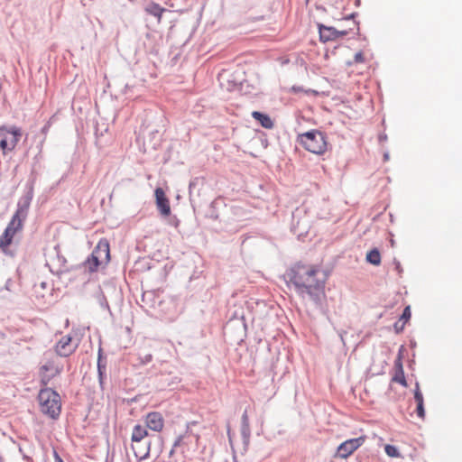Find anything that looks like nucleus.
<instances>
[{
	"mask_svg": "<svg viewBox=\"0 0 462 462\" xmlns=\"http://www.w3.org/2000/svg\"><path fill=\"white\" fill-rule=\"evenodd\" d=\"M319 273L318 268L298 263L288 269L283 277L301 299L309 298L317 309L324 311L326 280L319 278Z\"/></svg>",
	"mask_w": 462,
	"mask_h": 462,
	"instance_id": "1",
	"label": "nucleus"
},
{
	"mask_svg": "<svg viewBox=\"0 0 462 462\" xmlns=\"http://www.w3.org/2000/svg\"><path fill=\"white\" fill-rule=\"evenodd\" d=\"M327 134L312 129L308 132L299 134L297 142L307 151L315 154H324L328 149Z\"/></svg>",
	"mask_w": 462,
	"mask_h": 462,
	"instance_id": "2",
	"label": "nucleus"
},
{
	"mask_svg": "<svg viewBox=\"0 0 462 462\" xmlns=\"http://www.w3.org/2000/svg\"><path fill=\"white\" fill-rule=\"evenodd\" d=\"M41 411L51 419H57L60 414L61 404L60 394L51 388L41 389L38 394Z\"/></svg>",
	"mask_w": 462,
	"mask_h": 462,
	"instance_id": "3",
	"label": "nucleus"
},
{
	"mask_svg": "<svg viewBox=\"0 0 462 462\" xmlns=\"http://www.w3.org/2000/svg\"><path fill=\"white\" fill-rule=\"evenodd\" d=\"M36 179V171L32 170L25 184L24 193L18 200L17 208L15 210L16 216L20 215L22 217H27L30 205L34 196Z\"/></svg>",
	"mask_w": 462,
	"mask_h": 462,
	"instance_id": "4",
	"label": "nucleus"
},
{
	"mask_svg": "<svg viewBox=\"0 0 462 462\" xmlns=\"http://www.w3.org/2000/svg\"><path fill=\"white\" fill-rule=\"evenodd\" d=\"M365 439L364 436L346 439L337 447V455L339 457L346 458L364 444Z\"/></svg>",
	"mask_w": 462,
	"mask_h": 462,
	"instance_id": "5",
	"label": "nucleus"
},
{
	"mask_svg": "<svg viewBox=\"0 0 462 462\" xmlns=\"http://www.w3.org/2000/svg\"><path fill=\"white\" fill-rule=\"evenodd\" d=\"M71 341L72 337L70 335L61 337L55 345L56 354L61 357H68L72 355L76 351L78 345L73 346Z\"/></svg>",
	"mask_w": 462,
	"mask_h": 462,
	"instance_id": "6",
	"label": "nucleus"
},
{
	"mask_svg": "<svg viewBox=\"0 0 462 462\" xmlns=\"http://www.w3.org/2000/svg\"><path fill=\"white\" fill-rule=\"evenodd\" d=\"M155 202L158 210L162 217H168L171 215L170 201L165 195L164 190L162 188H156L154 190Z\"/></svg>",
	"mask_w": 462,
	"mask_h": 462,
	"instance_id": "7",
	"label": "nucleus"
},
{
	"mask_svg": "<svg viewBox=\"0 0 462 462\" xmlns=\"http://www.w3.org/2000/svg\"><path fill=\"white\" fill-rule=\"evenodd\" d=\"M145 423L150 430L160 432L163 429L164 420L160 412L152 411L147 414Z\"/></svg>",
	"mask_w": 462,
	"mask_h": 462,
	"instance_id": "8",
	"label": "nucleus"
},
{
	"mask_svg": "<svg viewBox=\"0 0 462 462\" xmlns=\"http://www.w3.org/2000/svg\"><path fill=\"white\" fill-rule=\"evenodd\" d=\"M101 263H108L110 260V249L109 243L106 239L102 238L99 240L94 250L92 251Z\"/></svg>",
	"mask_w": 462,
	"mask_h": 462,
	"instance_id": "9",
	"label": "nucleus"
},
{
	"mask_svg": "<svg viewBox=\"0 0 462 462\" xmlns=\"http://www.w3.org/2000/svg\"><path fill=\"white\" fill-rule=\"evenodd\" d=\"M151 441L143 440L139 443H133L132 449L135 457L139 460L146 459L150 455Z\"/></svg>",
	"mask_w": 462,
	"mask_h": 462,
	"instance_id": "10",
	"label": "nucleus"
},
{
	"mask_svg": "<svg viewBox=\"0 0 462 462\" xmlns=\"http://www.w3.org/2000/svg\"><path fill=\"white\" fill-rule=\"evenodd\" d=\"M241 437L245 448L246 449L250 443L251 437V429L246 410L243 412L241 417Z\"/></svg>",
	"mask_w": 462,
	"mask_h": 462,
	"instance_id": "11",
	"label": "nucleus"
},
{
	"mask_svg": "<svg viewBox=\"0 0 462 462\" xmlns=\"http://www.w3.org/2000/svg\"><path fill=\"white\" fill-rule=\"evenodd\" d=\"M318 29L320 42H327L337 40V30L335 27L318 23Z\"/></svg>",
	"mask_w": 462,
	"mask_h": 462,
	"instance_id": "12",
	"label": "nucleus"
},
{
	"mask_svg": "<svg viewBox=\"0 0 462 462\" xmlns=\"http://www.w3.org/2000/svg\"><path fill=\"white\" fill-rule=\"evenodd\" d=\"M97 375L100 388L103 390L104 383L106 379V358L103 356L101 347L98 349Z\"/></svg>",
	"mask_w": 462,
	"mask_h": 462,
	"instance_id": "13",
	"label": "nucleus"
},
{
	"mask_svg": "<svg viewBox=\"0 0 462 462\" xmlns=\"http://www.w3.org/2000/svg\"><path fill=\"white\" fill-rule=\"evenodd\" d=\"M252 117L255 119L261 125V126H263L265 129H272L274 126L273 119L267 114H264L260 111H254L252 113Z\"/></svg>",
	"mask_w": 462,
	"mask_h": 462,
	"instance_id": "14",
	"label": "nucleus"
},
{
	"mask_svg": "<svg viewBox=\"0 0 462 462\" xmlns=\"http://www.w3.org/2000/svg\"><path fill=\"white\" fill-rule=\"evenodd\" d=\"M144 11L150 14V15H152L154 16L155 18H157V21L158 22H161V19H162V14L164 12H166L167 10L163 7H162L159 4L152 1L150 3H148L145 7H144Z\"/></svg>",
	"mask_w": 462,
	"mask_h": 462,
	"instance_id": "15",
	"label": "nucleus"
},
{
	"mask_svg": "<svg viewBox=\"0 0 462 462\" xmlns=\"http://www.w3.org/2000/svg\"><path fill=\"white\" fill-rule=\"evenodd\" d=\"M94 298L102 309L107 310L111 316L113 315L107 301V297L100 286H98L95 291Z\"/></svg>",
	"mask_w": 462,
	"mask_h": 462,
	"instance_id": "16",
	"label": "nucleus"
},
{
	"mask_svg": "<svg viewBox=\"0 0 462 462\" xmlns=\"http://www.w3.org/2000/svg\"><path fill=\"white\" fill-rule=\"evenodd\" d=\"M148 436V431L145 427L137 424L133 429L131 440L133 443H139L143 440H146L145 438Z\"/></svg>",
	"mask_w": 462,
	"mask_h": 462,
	"instance_id": "17",
	"label": "nucleus"
},
{
	"mask_svg": "<svg viewBox=\"0 0 462 462\" xmlns=\"http://www.w3.org/2000/svg\"><path fill=\"white\" fill-rule=\"evenodd\" d=\"M15 234L16 232L11 230V227H5L0 236V249L5 250V248L8 247L12 244Z\"/></svg>",
	"mask_w": 462,
	"mask_h": 462,
	"instance_id": "18",
	"label": "nucleus"
},
{
	"mask_svg": "<svg viewBox=\"0 0 462 462\" xmlns=\"http://www.w3.org/2000/svg\"><path fill=\"white\" fill-rule=\"evenodd\" d=\"M83 264L90 273H94L97 270L98 266L102 264V263L98 260V256L91 253Z\"/></svg>",
	"mask_w": 462,
	"mask_h": 462,
	"instance_id": "19",
	"label": "nucleus"
},
{
	"mask_svg": "<svg viewBox=\"0 0 462 462\" xmlns=\"http://www.w3.org/2000/svg\"><path fill=\"white\" fill-rule=\"evenodd\" d=\"M25 219L26 217H22L20 215L16 216V213L14 212L6 227H11V230L18 232L23 229V222Z\"/></svg>",
	"mask_w": 462,
	"mask_h": 462,
	"instance_id": "20",
	"label": "nucleus"
},
{
	"mask_svg": "<svg viewBox=\"0 0 462 462\" xmlns=\"http://www.w3.org/2000/svg\"><path fill=\"white\" fill-rule=\"evenodd\" d=\"M366 261L373 265H379L381 263L380 251L374 247L366 254Z\"/></svg>",
	"mask_w": 462,
	"mask_h": 462,
	"instance_id": "21",
	"label": "nucleus"
},
{
	"mask_svg": "<svg viewBox=\"0 0 462 462\" xmlns=\"http://www.w3.org/2000/svg\"><path fill=\"white\" fill-rule=\"evenodd\" d=\"M218 204V199H214L210 205L208 211L207 212V217L211 218L213 220H217L218 218V214L217 212V205Z\"/></svg>",
	"mask_w": 462,
	"mask_h": 462,
	"instance_id": "22",
	"label": "nucleus"
},
{
	"mask_svg": "<svg viewBox=\"0 0 462 462\" xmlns=\"http://www.w3.org/2000/svg\"><path fill=\"white\" fill-rule=\"evenodd\" d=\"M384 451H385L386 455L390 457H401V453H400L399 449L397 448V447H395L393 445L386 444L384 447Z\"/></svg>",
	"mask_w": 462,
	"mask_h": 462,
	"instance_id": "23",
	"label": "nucleus"
},
{
	"mask_svg": "<svg viewBox=\"0 0 462 462\" xmlns=\"http://www.w3.org/2000/svg\"><path fill=\"white\" fill-rule=\"evenodd\" d=\"M392 381L399 383L403 387H407V381L404 375V371L401 373H395V374L393 376Z\"/></svg>",
	"mask_w": 462,
	"mask_h": 462,
	"instance_id": "24",
	"label": "nucleus"
},
{
	"mask_svg": "<svg viewBox=\"0 0 462 462\" xmlns=\"http://www.w3.org/2000/svg\"><path fill=\"white\" fill-rule=\"evenodd\" d=\"M7 134H12V137H16L18 140H20V137L22 136V130L20 127L12 125L7 127Z\"/></svg>",
	"mask_w": 462,
	"mask_h": 462,
	"instance_id": "25",
	"label": "nucleus"
},
{
	"mask_svg": "<svg viewBox=\"0 0 462 462\" xmlns=\"http://www.w3.org/2000/svg\"><path fill=\"white\" fill-rule=\"evenodd\" d=\"M411 317V307L406 306L402 310V313L400 317V320H402L403 323H406L407 321L410 320Z\"/></svg>",
	"mask_w": 462,
	"mask_h": 462,
	"instance_id": "26",
	"label": "nucleus"
},
{
	"mask_svg": "<svg viewBox=\"0 0 462 462\" xmlns=\"http://www.w3.org/2000/svg\"><path fill=\"white\" fill-rule=\"evenodd\" d=\"M0 149L2 150L3 153L5 155L8 152H12L11 148L9 146V143L7 140V137L2 138L0 140Z\"/></svg>",
	"mask_w": 462,
	"mask_h": 462,
	"instance_id": "27",
	"label": "nucleus"
},
{
	"mask_svg": "<svg viewBox=\"0 0 462 462\" xmlns=\"http://www.w3.org/2000/svg\"><path fill=\"white\" fill-rule=\"evenodd\" d=\"M53 370L54 373L51 376L47 377L46 379L45 377L42 378V383L47 384L51 378L56 376L57 374H60L62 371V366H54Z\"/></svg>",
	"mask_w": 462,
	"mask_h": 462,
	"instance_id": "28",
	"label": "nucleus"
},
{
	"mask_svg": "<svg viewBox=\"0 0 462 462\" xmlns=\"http://www.w3.org/2000/svg\"><path fill=\"white\" fill-rule=\"evenodd\" d=\"M394 369L395 373H401L403 372V365H402V357L397 356L394 361Z\"/></svg>",
	"mask_w": 462,
	"mask_h": 462,
	"instance_id": "29",
	"label": "nucleus"
},
{
	"mask_svg": "<svg viewBox=\"0 0 462 462\" xmlns=\"http://www.w3.org/2000/svg\"><path fill=\"white\" fill-rule=\"evenodd\" d=\"M139 360H140V363L142 365H147L149 364L150 362H152V354H145L143 356H139Z\"/></svg>",
	"mask_w": 462,
	"mask_h": 462,
	"instance_id": "30",
	"label": "nucleus"
},
{
	"mask_svg": "<svg viewBox=\"0 0 462 462\" xmlns=\"http://www.w3.org/2000/svg\"><path fill=\"white\" fill-rule=\"evenodd\" d=\"M414 400L417 404L424 403V399L420 390L414 391Z\"/></svg>",
	"mask_w": 462,
	"mask_h": 462,
	"instance_id": "31",
	"label": "nucleus"
},
{
	"mask_svg": "<svg viewBox=\"0 0 462 462\" xmlns=\"http://www.w3.org/2000/svg\"><path fill=\"white\" fill-rule=\"evenodd\" d=\"M402 320H399V321H396L394 324H393V329L395 331L396 334H400L401 332L403 331L404 329V327H405V323H401Z\"/></svg>",
	"mask_w": 462,
	"mask_h": 462,
	"instance_id": "32",
	"label": "nucleus"
},
{
	"mask_svg": "<svg viewBox=\"0 0 462 462\" xmlns=\"http://www.w3.org/2000/svg\"><path fill=\"white\" fill-rule=\"evenodd\" d=\"M416 413H417V416L420 419H424L425 417V408H424V403L422 404H417V407H416Z\"/></svg>",
	"mask_w": 462,
	"mask_h": 462,
	"instance_id": "33",
	"label": "nucleus"
},
{
	"mask_svg": "<svg viewBox=\"0 0 462 462\" xmlns=\"http://www.w3.org/2000/svg\"><path fill=\"white\" fill-rule=\"evenodd\" d=\"M53 368H54V364L51 361H48L41 366V370L44 371V372L53 370Z\"/></svg>",
	"mask_w": 462,
	"mask_h": 462,
	"instance_id": "34",
	"label": "nucleus"
},
{
	"mask_svg": "<svg viewBox=\"0 0 462 462\" xmlns=\"http://www.w3.org/2000/svg\"><path fill=\"white\" fill-rule=\"evenodd\" d=\"M154 297V294L152 291H146L144 293H143L142 295V300L145 303H147L146 301L148 300H152V299Z\"/></svg>",
	"mask_w": 462,
	"mask_h": 462,
	"instance_id": "35",
	"label": "nucleus"
},
{
	"mask_svg": "<svg viewBox=\"0 0 462 462\" xmlns=\"http://www.w3.org/2000/svg\"><path fill=\"white\" fill-rule=\"evenodd\" d=\"M354 60L356 63H363L365 61V58L362 51H358L355 54Z\"/></svg>",
	"mask_w": 462,
	"mask_h": 462,
	"instance_id": "36",
	"label": "nucleus"
},
{
	"mask_svg": "<svg viewBox=\"0 0 462 462\" xmlns=\"http://www.w3.org/2000/svg\"><path fill=\"white\" fill-rule=\"evenodd\" d=\"M18 142H19V140H18L16 137H12V138L8 141V143H9V146H10V148H11V151H13V150L15 148V146L17 145Z\"/></svg>",
	"mask_w": 462,
	"mask_h": 462,
	"instance_id": "37",
	"label": "nucleus"
},
{
	"mask_svg": "<svg viewBox=\"0 0 462 462\" xmlns=\"http://www.w3.org/2000/svg\"><path fill=\"white\" fill-rule=\"evenodd\" d=\"M183 438H184V436H183V435H179V436L176 438V439H175V441L173 442V445H172V446H173V448H176L177 447L180 446V444H181V442H182V440H183Z\"/></svg>",
	"mask_w": 462,
	"mask_h": 462,
	"instance_id": "38",
	"label": "nucleus"
},
{
	"mask_svg": "<svg viewBox=\"0 0 462 462\" xmlns=\"http://www.w3.org/2000/svg\"><path fill=\"white\" fill-rule=\"evenodd\" d=\"M6 134H7V126H5V125H1V126H0V140H1L2 138H5V137H7V136H6Z\"/></svg>",
	"mask_w": 462,
	"mask_h": 462,
	"instance_id": "39",
	"label": "nucleus"
},
{
	"mask_svg": "<svg viewBox=\"0 0 462 462\" xmlns=\"http://www.w3.org/2000/svg\"><path fill=\"white\" fill-rule=\"evenodd\" d=\"M393 263L395 265V270L398 272L399 274H402V267L401 265V263L398 260L394 259Z\"/></svg>",
	"mask_w": 462,
	"mask_h": 462,
	"instance_id": "40",
	"label": "nucleus"
},
{
	"mask_svg": "<svg viewBox=\"0 0 462 462\" xmlns=\"http://www.w3.org/2000/svg\"><path fill=\"white\" fill-rule=\"evenodd\" d=\"M378 140L380 143H383L387 141V134L385 133H382L378 136Z\"/></svg>",
	"mask_w": 462,
	"mask_h": 462,
	"instance_id": "41",
	"label": "nucleus"
},
{
	"mask_svg": "<svg viewBox=\"0 0 462 462\" xmlns=\"http://www.w3.org/2000/svg\"><path fill=\"white\" fill-rule=\"evenodd\" d=\"M347 33H348V32L346 30H342V31L337 30V40L340 37L346 36Z\"/></svg>",
	"mask_w": 462,
	"mask_h": 462,
	"instance_id": "42",
	"label": "nucleus"
},
{
	"mask_svg": "<svg viewBox=\"0 0 462 462\" xmlns=\"http://www.w3.org/2000/svg\"><path fill=\"white\" fill-rule=\"evenodd\" d=\"M179 223H180V220L176 217H173L170 221V224L174 226L175 227H177L179 226Z\"/></svg>",
	"mask_w": 462,
	"mask_h": 462,
	"instance_id": "43",
	"label": "nucleus"
},
{
	"mask_svg": "<svg viewBox=\"0 0 462 462\" xmlns=\"http://www.w3.org/2000/svg\"><path fill=\"white\" fill-rule=\"evenodd\" d=\"M53 457L55 462H64L57 451H54Z\"/></svg>",
	"mask_w": 462,
	"mask_h": 462,
	"instance_id": "44",
	"label": "nucleus"
},
{
	"mask_svg": "<svg viewBox=\"0 0 462 462\" xmlns=\"http://www.w3.org/2000/svg\"><path fill=\"white\" fill-rule=\"evenodd\" d=\"M193 186H194V181H190L189 189V198H190V201L191 202H192V198H191L192 197V191H191V189H192Z\"/></svg>",
	"mask_w": 462,
	"mask_h": 462,
	"instance_id": "45",
	"label": "nucleus"
},
{
	"mask_svg": "<svg viewBox=\"0 0 462 462\" xmlns=\"http://www.w3.org/2000/svg\"><path fill=\"white\" fill-rule=\"evenodd\" d=\"M356 15H357L356 13H352L351 14L346 16L344 19H346V20L353 19L354 20Z\"/></svg>",
	"mask_w": 462,
	"mask_h": 462,
	"instance_id": "46",
	"label": "nucleus"
},
{
	"mask_svg": "<svg viewBox=\"0 0 462 462\" xmlns=\"http://www.w3.org/2000/svg\"><path fill=\"white\" fill-rule=\"evenodd\" d=\"M403 350H404V346H401L399 351H398V356H400L402 358V353H403Z\"/></svg>",
	"mask_w": 462,
	"mask_h": 462,
	"instance_id": "47",
	"label": "nucleus"
},
{
	"mask_svg": "<svg viewBox=\"0 0 462 462\" xmlns=\"http://www.w3.org/2000/svg\"><path fill=\"white\" fill-rule=\"evenodd\" d=\"M180 382V379L178 377H174L173 380H171V383H168V385H171L173 383H178Z\"/></svg>",
	"mask_w": 462,
	"mask_h": 462,
	"instance_id": "48",
	"label": "nucleus"
},
{
	"mask_svg": "<svg viewBox=\"0 0 462 462\" xmlns=\"http://www.w3.org/2000/svg\"><path fill=\"white\" fill-rule=\"evenodd\" d=\"M11 284H12V281H11V279L7 280V281H6V283H5V289H6V290H8V291H10V290H11V288H10V285H11Z\"/></svg>",
	"mask_w": 462,
	"mask_h": 462,
	"instance_id": "49",
	"label": "nucleus"
},
{
	"mask_svg": "<svg viewBox=\"0 0 462 462\" xmlns=\"http://www.w3.org/2000/svg\"><path fill=\"white\" fill-rule=\"evenodd\" d=\"M416 346H417L416 341H415L414 339H411V340L410 341V346H411V348H412V349H413V348H415V347H416Z\"/></svg>",
	"mask_w": 462,
	"mask_h": 462,
	"instance_id": "50",
	"label": "nucleus"
},
{
	"mask_svg": "<svg viewBox=\"0 0 462 462\" xmlns=\"http://www.w3.org/2000/svg\"><path fill=\"white\" fill-rule=\"evenodd\" d=\"M389 152L386 151L384 153H383V161L384 162H387L389 160Z\"/></svg>",
	"mask_w": 462,
	"mask_h": 462,
	"instance_id": "51",
	"label": "nucleus"
},
{
	"mask_svg": "<svg viewBox=\"0 0 462 462\" xmlns=\"http://www.w3.org/2000/svg\"><path fill=\"white\" fill-rule=\"evenodd\" d=\"M106 291H113L114 292H116V288H115V287H113V286H106Z\"/></svg>",
	"mask_w": 462,
	"mask_h": 462,
	"instance_id": "52",
	"label": "nucleus"
},
{
	"mask_svg": "<svg viewBox=\"0 0 462 462\" xmlns=\"http://www.w3.org/2000/svg\"><path fill=\"white\" fill-rule=\"evenodd\" d=\"M354 23H355V24H356V33H359V26H358V25H359V23H358V22H356V20H354Z\"/></svg>",
	"mask_w": 462,
	"mask_h": 462,
	"instance_id": "53",
	"label": "nucleus"
},
{
	"mask_svg": "<svg viewBox=\"0 0 462 462\" xmlns=\"http://www.w3.org/2000/svg\"><path fill=\"white\" fill-rule=\"evenodd\" d=\"M292 90H293L294 92H299V91H300V90H301V88H300V87H295V86H294V87L292 88Z\"/></svg>",
	"mask_w": 462,
	"mask_h": 462,
	"instance_id": "54",
	"label": "nucleus"
},
{
	"mask_svg": "<svg viewBox=\"0 0 462 462\" xmlns=\"http://www.w3.org/2000/svg\"><path fill=\"white\" fill-rule=\"evenodd\" d=\"M174 453H175V448H173V447H172L171 449L170 450L169 456L171 457V456H173Z\"/></svg>",
	"mask_w": 462,
	"mask_h": 462,
	"instance_id": "55",
	"label": "nucleus"
},
{
	"mask_svg": "<svg viewBox=\"0 0 462 462\" xmlns=\"http://www.w3.org/2000/svg\"><path fill=\"white\" fill-rule=\"evenodd\" d=\"M41 287H42V289H45V288L47 287V282H41Z\"/></svg>",
	"mask_w": 462,
	"mask_h": 462,
	"instance_id": "56",
	"label": "nucleus"
},
{
	"mask_svg": "<svg viewBox=\"0 0 462 462\" xmlns=\"http://www.w3.org/2000/svg\"><path fill=\"white\" fill-rule=\"evenodd\" d=\"M417 390H420V384H419V382H416V383H415V389H414V391H417Z\"/></svg>",
	"mask_w": 462,
	"mask_h": 462,
	"instance_id": "57",
	"label": "nucleus"
},
{
	"mask_svg": "<svg viewBox=\"0 0 462 462\" xmlns=\"http://www.w3.org/2000/svg\"><path fill=\"white\" fill-rule=\"evenodd\" d=\"M48 128H49L48 125L43 126L42 132L46 133L48 131Z\"/></svg>",
	"mask_w": 462,
	"mask_h": 462,
	"instance_id": "58",
	"label": "nucleus"
},
{
	"mask_svg": "<svg viewBox=\"0 0 462 462\" xmlns=\"http://www.w3.org/2000/svg\"><path fill=\"white\" fill-rule=\"evenodd\" d=\"M413 363H414V360H411L410 365H413Z\"/></svg>",
	"mask_w": 462,
	"mask_h": 462,
	"instance_id": "59",
	"label": "nucleus"
},
{
	"mask_svg": "<svg viewBox=\"0 0 462 462\" xmlns=\"http://www.w3.org/2000/svg\"><path fill=\"white\" fill-rule=\"evenodd\" d=\"M413 363H414V360H411L410 365H413Z\"/></svg>",
	"mask_w": 462,
	"mask_h": 462,
	"instance_id": "60",
	"label": "nucleus"
},
{
	"mask_svg": "<svg viewBox=\"0 0 462 462\" xmlns=\"http://www.w3.org/2000/svg\"><path fill=\"white\" fill-rule=\"evenodd\" d=\"M339 336H340L341 339L343 340V335H342V333H340V334H339Z\"/></svg>",
	"mask_w": 462,
	"mask_h": 462,
	"instance_id": "61",
	"label": "nucleus"
},
{
	"mask_svg": "<svg viewBox=\"0 0 462 462\" xmlns=\"http://www.w3.org/2000/svg\"><path fill=\"white\" fill-rule=\"evenodd\" d=\"M0 462H2V457H0Z\"/></svg>",
	"mask_w": 462,
	"mask_h": 462,
	"instance_id": "62",
	"label": "nucleus"
}]
</instances>
